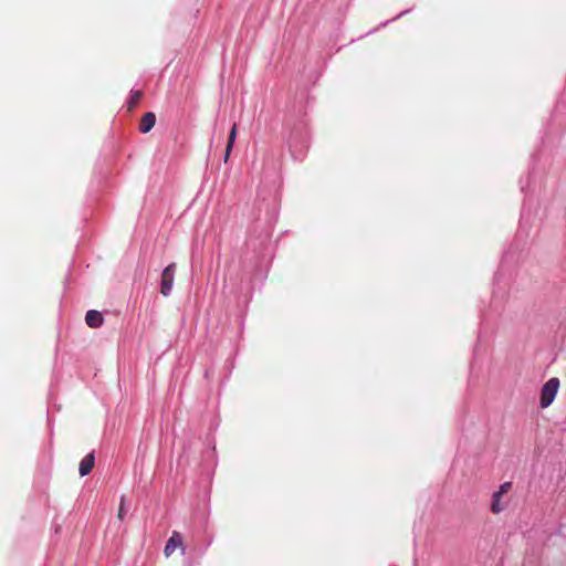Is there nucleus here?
<instances>
[{"mask_svg": "<svg viewBox=\"0 0 566 566\" xmlns=\"http://www.w3.org/2000/svg\"><path fill=\"white\" fill-rule=\"evenodd\" d=\"M559 388V380L556 377L546 381L541 391L539 403L542 408H547L554 401Z\"/></svg>", "mask_w": 566, "mask_h": 566, "instance_id": "1", "label": "nucleus"}, {"mask_svg": "<svg viewBox=\"0 0 566 566\" xmlns=\"http://www.w3.org/2000/svg\"><path fill=\"white\" fill-rule=\"evenodd\" d=\"M175 272H176V263H170L167 265L161 273L160 281V293L164 296H169L174 286L175 281Z\"/></svg>", "mask_w": 566, "mask_h": 566, "instance_id": "2", "label": "nucleus"}, {"mask_svg": "<svg viewBox=\"0 0 566 566\" xmlns=\"http://www.w3.org/2000/svg\"><path fill=\"white\" fill-rule=\"evenodd\" d=\"M512 486L511 482H505L500 485L499 490L495 491L492 495V504H491V511L494 514H499L503 511V506L500 504V501L502 496L510 491Z\"/></svg>", "mask_w": 566, "mask_h": 566, "instance_id": "3", "label": "nucleus"}, {"mask_svg": "<svg viewBox=\"0 0 566 566\" xmlns=\"http://www.w3.org/2000/svg\"><path fill=\"white\" fill-rule=\"evenodd\" d=\"M178 547L181 548L182 553L185 552L182 535L179 532L174 531L165 545V556L169 557Z\"/></svg>", "mask_w": 566, "mask_h": 566, "instance_id": "4", "label": "nucleus"}, {"mask_svg": "<svg viewBox=\"0 0 566 566\" xmlns=\"http://www.w3.org/2000/svg\"><path fill=\"white\" fill-rule=\"evenodd\" d=\"M94 465H95V455H94V452H91V453L86 454L80 463V468H78L80 475L85 476V475L90 474L92 472Z\"/></svg>", "mask_w": 566, "mask_h": 566, "instance_id": "5", "label": "nucleus"}, {"mask_svg": "<svg viewBox=\"0 0 566 566\" xmlns=\"http://www.w3.org/2000/svg\"><path fill=\"white\" fill-rule=\"evenodd\" d=\"M156 124V115L153 112L144 114L139 123V132L146 134L153 129Z\"/></svg>", "mask_w": 566, "mask_h": 566, "instance_id": "6", "label": "nucleus"}, {"mask_svg": "<svg viewBox=\"0 0 566 566\" xmlns=\"http://www.w3.org/2000/svg\"><path fill=\"white\" fill-rule=\"evenodd\" d=\"M85 322L90 327L97 328L103 324L104 318L101 312L91 310L85 315Z\"/></svg>", "mask_w": 566, "mask_h": 566, "instance_id": "7", "label": "nucleus"}, {"mask_svg": "<svg viewBox=\"0 0 566 566\" xmlns=\"http://www.w3.org/2000/svg\"><path fill=\"white\" fill-rule=\"evenodd\" d=\"M237 132H238V126H237V124H234L232 126V128L230 130V134H229V137H228V143H227L226 154H224V161H227L229 159V157H230L233 144L235 142Z\"/></svg>", "mask_w": 566, "mask_h": 566, "instance_id": "8", "label": "nucleus"}, {"mask_svg": "<svg viewBox=\"0 0 566 566\" xmlns=\"http://www.w3.org/2000/svg\"><path fill=\"white\" fill-rule=\"evenodd\" d=\"M143 93L140 91H133L128 101V109H134L140 102Z\"/></svg>", "mask_w": 566, "mask_h": 566, "instance_id": "9", "label": "nucleus"}, {"mask_svg": "<svg viewBox=\"0 0 566 566\" xmlns=\"http://www.w3.org/2000/svg\"><path fill=\"white\" fill-rule=\"evenodd\" d=\"M124 515H125V496L123 495L120 497V504H119L117 517L122 521L124 518Z\"/></svg>", "mask_w": 566, "mask_h": 566, "instance_id": "10", "label": "nucleus"}]
</instances>
